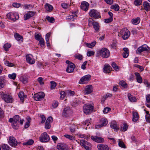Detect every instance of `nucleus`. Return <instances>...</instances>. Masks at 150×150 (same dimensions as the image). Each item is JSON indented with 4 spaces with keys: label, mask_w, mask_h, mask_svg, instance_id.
Instances as JSON below:
<instances>
[{
    "label": "nucleus",
    "mask_w": 150,
    "mask_h": 150,
    "mask_svg": "<svg viewBox=\"0 0 150 150\" xmlns=\"http://www.w3.org/2000/svg\"><path fill=\"white\" fill-rule=\"evenodd\" d=\"M132 21L133 24L137 25L139 23L140 20L139 17H137L136 18L132 19Z\"/></svg>",
    "instance_id": "473e14b6"
},
{
    "label": "nucleus",
    "mask_w": 150,
    "mask_h": 150,
    "mask_svg": "<svg viewBox=\"0 0 150 150\" xmlns=\"http://www.w3.org/2000/svg\"><path fill=\"white\" fill-rule=\"evenodd\" d=\"M146 103H150V95L148 94L146 95Z\"/></svg>",
    "instance_id": "774afa93"
},
{
    "label": "nucleus",
    "mask_w": 150,
    "mask_h": 150,
    "mask_svg": "<svg viewBox=\"0 0 150 150\" xmlns=\"http://www.w3.org/2000/svg\"><path fill=\"white\" fill-rule=\"evenodd\" d=\"M38 81L40 85H42L44 84V83L43 82V79L42 77H39L38 79Z\"/></svg>",
    "instance_id": "5fc2aeb1"
},
{
    "label": "nucleus",
    "mask_w": 150,
    "mask_h": 150,
    "mask_svg": "<svg viewBox=\"0 0 150 150\" xmlns=\"http://www.w3.org/2000/svg\"><path fill=\"white\" fill-rule=\"evenodd\" d=\"M39 44L42 47H43L45 45V42L43 38H41L39 41Z\"/></svg>",
    "instance_id": "09e8293b"
},
{
    "label": "nucleus",
    "mask_w": 150,
    "mask_h": 150,
    "mask_svg": "<svg viewBox=\"0 0 150 150\" xmlns=\"http://www.w3.org/2000/svg\"><path fill=\"white\" fill-rule=\"evenodd\" d=\"M45 5L46 6V7H47L48 8V10H47V11H51L52 10L53 7L52 5L48 4H46Z\"/></svg>",
    "instance_id": "8fccbe9b"
},
{
    "label": "nucleus",
    "mask_w": 150,
    "mask_h": 150,
    "mask_svg": "<svg viewBox=\"0 0 150 150\" xmlns=\"http://www.w3.org/2000/svg\"><path fill=\"white\" fill-rule=\"evenodd\" d=\"M112 67L115 70H117L118 69L119 67L115 62H113L112 64Z\"/></svg>",
    "instance_id": "603ef678"
},
{
    "label": "nucleus",
    "mask_w": 150,
    "mask_h": 150,
    "mask_svg": "<svg viewBox=\"0 0 150 150\" xmlns=\"http://www.w3.org/2000/svg\"><path fill=\"white\" fill-rule=\"evenodd\" d=\"M129 100L131 102H134L136 101V99L135 97L132 96L131 94L128 93L127 95Z\"/></svg>",
    "instance_id": "c756f323"
},
{
    "label": "nucleus",
    "mask_w": 150,
    "mask_h": 150,
    "mask_svg": "<svg viewBox=\"0 0 150 150\" xmlns=\"http://www.w3.org/2000/svg\"><path fill=\"white\" fill-rule=\"evenodd\" d=\"M75 57L76 59H77L79 60H81L83 58V57L82 55L80 54H79L77 55H76Z\"/></svg>",
    "instance_id": "69168bd1"
},
{
    "label": "nucleus",
    "mask_w": 150,
    "mask_h": 150,
    "mask_svg": "<svg viewBox=\"0 0 150 150\" xmlns=\"http://www.w3.org/2000/svg\"><path fill=\"white\" fill-rule=\"evenodd\" d=\"M14 35L16 39L18 41H20L21 39L23 40L22 37L18 33L14 34Z\"/></svg>",
    "instance_id": "4c0bfd02"
},
{
    "label": "nucleus",
    "mask_w": 150,
    "mask_h": 150,
    "mask_svg": "<svg viewBox=\"0 0 150 150\" xmlns=\"http://www.w3.org/2000/svg\"><path fill=\"white\" fill-rule=\"evenodd\" d=\"M89 4L86 1H83L81 3V9L84 10L85 11H87L88 8Z\"/></svg>",
    "instance_id": "6ab92c4d"
},
{
    "label": "nucleus",
    "mask_w": 150,
    "mask_h": 150,
    "mask_svg": "<svg viewBox=\"0 0 150 150\" xmlns=\"http://www.w3.org/2000/svg\"><path fill=\"white\" fill-rule=\"evenodd\" d=\"M77 17V16L76 15L74 16L70 15L67 17L66 19L67 20H71L72 21H74L75 18H76Z\"/></svg>",
    "instance_id": "2f4dec72"
},
{
    "label": "nucleus",
    "mask_w": 150,
    "mask_h": 150,
    "mask_svg": "<svg viewBox=\"0 0 150 150\" xmlns=\"http://www.w3.org/2000/svg\"><path fill=\"white\" fill-rule=\"evenodd\" d=\"M8 143L9 145L13 147H15L17 145V142L16 139L13 137L10 136L9 137Z\"/></svg>",
    "instance_id": "4468645a"
},
{
    "label": "nucleus",
    "mask_w": 150,
    "mask_h": 150,
    "mask_svg": "<svg viewBox=\"0 0 150 150\" xmlns=\"http://www.w3.org/2000/svg\"><path fill=\"white\" fill-rule=\"evenodd\" d=\"M20 119V117L18 115H16L13 117V118H10L9 120V122L12 123V127L14 129H16L18 128L19 126L18 124L19 120Z\"/></svg>",
    "instance_id": "f257e3e1"
},
{
    "label": "nucleus",
    "mask_w": 150,
    "mask_h": 150,
    "mask_svg": "<svg viewBox=\"0 0 150 150\" xmlns=\"http://www.w3.org/2000/svg\"><path fill=\"white\" fill-rule=\"evenodd\" d=\"M27 62L30 64H33L35 63V60L33 58V56L30 54H28L26 56Z\"/></svg>",
    "instance_id": "dca6fc26"
},
{
    "label": "nucleus",
    "mask_w": 150,
    "mask_h": 150,
    "mask_svg": "<svg viewBox=\"0 0 150 150\" xmlns=\"http://www.w3.org/2000/svg\"><path fill=\"white\" fill-rule=\"evenodd\" d=\"M97 147L99 150H110L107 145L103 144H99Z\"/></svg>",
    "instance_id": "aec40b11"
},
{
    "label": "nucleus",
    "mask_w": 150,
    "mask_h": 150,
    "mask_svg": "<svg viewBox=\"0 0 150 150\" xmlns=\"http://www.w3.org/2000/svg\"><path fill=\"white\" fill-rule=\"evenodd\" d=\"M71 111L70 108L69 107H67L65 108L64 110L62 115L65 116H67V115L71 113Z\"/></svg>",
    "instance_id": "b1692460"
},
{
    "label": "nucleus",
    "mask_w": 150,
    "mask_h": 150,
    "mask_svg": "<svg viewBox=\"0 0 150 150\" xmlns=\"http://www.w3.org/2000/svg\"><path fill=\"white\" fill-rule=\"evenodd\" d=\"M5 64L6 65L9 67H12L14 66L13 64L10 62L9 61H7L5 62Z\"/></svg>",
    "instance_id": "3c124183"
},
{
    "label": "nucleus",
    "mask_w": 150,
    "mask_h": 150,
    "mask_svg": "<svg viewBox=\"0 0 150 150\" xmlns=\"http://www.w3.org/2000/svg\"><path fill=\"white\" fill-rule=\"evenodd\" d=\"M110 110V108L108 107H106L104 109V110H103V112L104 113L106 114L108 113Z\"/></svg>",
    "instance_id": "864d4df0"
},
{
    "label": "nucleus",
    "mask_w": 150,
    "mask_h": 150,
    "mask_svg": "<svg viewBox=\"0 0 150 150\" xmlns=\"http://www.w3.org/2000/svg\"><path fill=\"white\" fill-rule=\"evenodd\" d=\"M89 15L91 17L94 18L96 19L100 17L99 13L97 10L94 9H92L90 11Z\"/></svg>",
    "instance_id": "9b49d317"
},
{
    "label": "nucleus",
    "mask_w": 150,
    "mask_h": 150,
    "mask_svg": "<svg viewBox=\"0 0 150 150\" xmlns=\"http://www.w3.org/2000/svg\"><path fill=\"white\" fill-rule=\"evenodd\" d=\"M112 68L110 65L108 64H106L104 65V67L103 68V71L104 73H108L110 72Z\"/></svg>",
    "instance_id": "a211bd4d"
},
{
    "label": "nucleus",
    "mask_w": 150,
    "mask_h": 150,
    "mask_svg": "<svg viewBox=\"0 0 150 150\" xmlns=\"http://www.w3.org/2000/svg\"><path fill=\"white\" fill-rule=\"evenodd\" d=\"M18 97L22 102H23L25 98H26L27 96L25 95L24 93L23 92H20L18 93Z\"/></svg>",
    "instance_id": "a878e982"
},
{
    "label": "nucleus",
    "mask_w": 150,
    "mask_h": 150,
    "mask_svg": "<svg viewBox=\"0 0 150 150\" xmlns=\"http://www.w3.org/2000/svg\"><path fill=\"white\" fill-rule=\"evenodd\" d=\"M111 127L115 131H118L119 129V127L117 126V125L115 121H112L110 125Z\"/></svg>",
    "instance_id": "5701e85b"
},
{
    "label": "nucleus",
    "mask_w": 150,
    "mask_h": 150,
    "mask_svg": "<svg viewBox=\"0 0 150 150\" xmlns=\"http://www.w3.org/2000/svg\"><path fill=\"white\" fill-rule=\"evenodd\" d=\"M96 44V42H93L91 43H87L86 45L88 47L92 48Z\"/></svg>",
    "instance_id": "a18cd8bd"
},
{
    "label": "nucleus",
    "mask_w": 150,
    "mask_h": 150,
    "mask_svg": "<svg viewBox=\"0 0 150 150\" xmlns=\"http://www.w3.org/2000/svg\"><path fill=\"white\" fill-rule=\"evenodd\" d=\"M44 96V93L42 92H40L34 94L33 97L35 100L39 101L43 98Z\"/></svg>",
    "instance_id": "f8f14e48"
},
{
    "label": "nucleus",
    "mask_w": 150,
    "mask_h": 150,
    "mask_svg": "<svg viewBox=\"0 0 150 150\" xmlns=\"http://www.w3.org/2000/svg\"><path fill=\"white\" fill-rule=\"evenodd\" d=\"M118 145L120 147L124 149L126 148V146L124 143L121 139H118Z\"/></svg>",
    "instance_id": "f704fd0d"
},
{
    "label": "nucleus",
    "mask_w": 150,
    "mask_h": 150,
    "mask_svg": "<svg viewBox=\"0 0 150 150\" xmlns=\"http://www.w3.org/2000/svg\"><path fill=\"white\" fill-rule=\"evenodd\" d=\"M110 8L112 9H114L115 11H118L119 9V7L117 4L112 5L111 6Z\"/></svg>",
    "instance_id": "a19ab883"
},
{
    "label": "nucleus",
    "mask_w": 150,
    "mask_h": 150,
    "mask_svg": "<svg viewBox=\"0 0 150 150\" xmlns=\"http://www.w3.org/2000/svg\"><path fill=\"white\" fill-rule=\"evenodd\" d=\"M7 17L11 21H15L19 18V16L17 12L8 13L6 15Z\"/></svg>",
    "instance_id": "7ed1b4c3"
},
{
    "label": "nucleus",
    "mask_w": 150,
    "mask_h": 150,
    "mask_svg": "<svg viewBox=\"0 0 150 150\" xmlns=\"http://www.w3.org/2000/svg\"><path fill=\"white\" fill-rule=\"evenodd\" d=\"M85 92L87 94L91 93L93 91V86L91 85L86 86L85 89Z\"/></svg>",
    "instance_id": "412c9836"
},
{
    "label": "nucleus",
    "mask_w": 150,
    "mask_h": 150,
    "mask_svg": "<svg viewBox=\"0 0 150 150\" xmlns=\"http://www.w3.org/2000/svg\"><path fill=\"white\" fill-rule=\"evenodd\" d=\"M35 39L38 41H39L41 38H42L41 36L38 34L35 35Z\"/></svg>",
    "instance_id": "4d7b16f0"
},
{
    "label": "nucleus",
    "mask_w": 150,
    "mask_h": 150,
    "mask_svg": "<svg viewBox=\"0 0 150 150\" xmlns=\"http://www.w3.org/2000/svg\"><path fill=\"white\" fill-rule=\"evenodd\" d=\"M143 6L144 9L147 11L150 10V4L147 1L144 2Z\"/></svg>",
    "instance_id": "cd10ccee"
},
{
    "label": "nucleus",
    "mask_w": 150,
    "mask_h": 150,
    "mask_svg": "<svg viewBox=\"0 0 150 150\" xmlns=\"http://www.w3.org/2000/svg\"><path fill=\"white\" fill-rule=\"evenodd\" d=\"M127 126L126 124H124L123 126L121 127V130L122 131H125L127 129Z\"/></svg>",
    "instance_id": "6e6d98bb"
},
{
    "label": "nucleus",
    "mask_w": 150,
    "mask_h": 150,
    "mask_svg": "<svg viewBox=\"0 0 150 150\" xmlns=\"http://www.w3.org/2000/svg\"><path fill=\"white\" fill-rule=\"evenodd\" d=\"M94 52L92 51H89L87 52V55L88 57H90L94 54Z\"/></svg>",
    "instance_id": "e2e57ef3"
},
{
    "label": "nucleus",
    "mask_w": 150,
    "mask_h": 150,
    "mask_svg": "<svg viewBox=\"0 0 150 150\" xmlns=\"http://www.w3.org/2000/svg\"><path fill=\"white\" fill-rule=\"evenodd\" d=\"M120 34L124 40L127 39L129 36L130 33L126 28L122 29L120 31Z\"/></svg>",
    "instance_id": "0eeeda50"
},
{
    "label": "nucleus",
    "mask_w": 150,
    "mask_h": 150,
    "mask_svg": "<svg viewBox=\"0 0 150 150\" xmlns=\"http://www.w3.org/2000/svg\"><path fill=\"white\" fill-rule=\"evenodd\" d=\"M51 127V125L50 123L46 122L45 125V128L46 129H48L50 128Z\"/></svg>",
    "instance_id": "338daca9"
},
{
    "label": "nucleus",
    "mask_w": 150,
    "mask_h": 150,
    "mask_svg": "<svg viewBox=\"0 0 150 150\" xmlns=\"http://www.w3.org/2000/svg\"><path fill=\"white\" fill-rule=\"evenodd\" d=\"M91 138L93 141L98 143H103L104 142V139L100 137L91 136Z\"/></svg>",
    "instance_id": "2eb2a0df"
},
{
    "label": "nucleus",
    "mask_w": 150,
    "mask_h": 150,
    "mask_svg": "<svg viewBox=\"0 0 150 150\" xmlns=\"http://www.w3.org/2000/svg\"><path fill=\"white\" fill-rule=\"evenodd\" d=\"M66 63L68 64L67 67L66 69V71L69 73L72 72L74 69V64L69 60H67Z\"/></svg>",
    "instance_id": "1a4fd4ad"
},
{
    "label": "nucleus",
    "mask_w": 150,
    "mask_h": 150,
    "mask_svg": "<svg viewBox=\"0 0 150 150\" xmlns=\"http://www.w3.org/2000/svg\"><path fill=\"white\" fill-rule=\"evenodd\" d=\"M3 150H11L9 146L7 144H4L2 146Z\"/></svg>",
    "instance_id": "79ce46f5"
},
{
    "label": "nucleus",
    "mask_w": 150,
    "mask_h": 150,
    "mask_svg": "<svg viewBox=\"0 0 150 150\" xmlns=\"http://www.w3.org/2000/svg\"><path fill=\"white\" fill-rule=\"evenodd\" d=\"M138 119L139 115L137 113L135 112H133L132 121L134 122H136L138 120Z\"/></svg>",
    "instance_id": "c85d7f7f"
},
{
    "label": "nucleus",
    "mask_w": 150,
    "mask_h": 150,
    "mask_svg": "<svg viewBox=\"0 0 150 150\" xmlns=\"http://www.w3.org/2000/svg\"><path fill=\"white\" fill-rule=\"evenodd\" d=\"M40 141L42 142H48L50 139L49 136L46 132H44L41 134L39 137Z\"/></svg>",
    "instance_id": "423d86ee"
},
{
    "label": "nucleus",
    "mask_w": 150,
    "mask_h": 150,
    "mask_svg": "<svg viewBox=\"0 0 150 150\" xmlns=\"http://www.w3.org/2000/svg\"><path fill=\"white\" fill-rule=\"evenodd\" d=\"M146 121L148 122H150V114H146L145 116Z\"/></svg>",
    "instance_id": "680f3d73"
},
{
    "label": "nucleus",
    "mask_w": 150,
    "mask_h": 150,
    "mask_svg": "<svg viewBox=\"0 0 150 150\" xmlns=\"http://www.w3.org/2000/svg\"><path fill=\"white\" fill-rule=\"evenodd\" d=\"M33 143L34 141L32 139H30L26 142L23 143V145L25 146L30 145L33 144Z\"/></svg>",
    "instance_id": "7c9ffc66"
},
{
    "label": "nucleus",
    "mask_w": 150,
    "mask_h": 150,
    "mask_svg": "<svg viewBox=\"0 0 150 150\" xmlns=\"http://www.w3.org/2000/svg\"><path fill=\"white\" fill-rule=\"evenodd\" d=\"M142 0H136L134 1V4L136 5H139L142 3Z\"/></svg>",
    "instance_id": "052dcab7"
},
{
    "label": "nucleus",
    "mask_w": 150,
    "mask_h": 150,
    "mask_svg": "<svg viewBox=\"0 0 150 150\" xmlns=\"http://www.w3.org/2000/svg\"><path fill=\"white\" fill-rule=\"evenodd\" d=\"M91 77V76L89 74L82 77L80 80L79 83L82 84L86 83L87 81L90 80Z\"/></svg>",
    "instance_id": "ddd939ff"
},
{
    "label": "nucleus",
    "mask_w": 150,
    "mask_h": 150,
    "mask_svg": "<svg viewBox=\"0 0 150 150\" xmlns=\"http://www.w3.org/2000/svg\"><path fill=\"white\" fill-rule=\"evenodd\" d=\"M64 136L66 138H68L71 140H73L74 139V137L71 135L65 134L64 135Z\"/></svg>",
    "instance_id": "de8ad7c7"
},
{
    "label": "nucleus",
    "mask_w": 150,
    "mask_h": 150,
    "mask_svg": "<svg viewBox=\"0 0 150 150\" xmlns=\"http://www.w3.org/2000/svg\"><path fill=\"white\" fill-rule=\"evenodd\" d=\"M5 80L3 78H0V89L5 86Z\"/></svg>",
    "instance_id": "72a5a7b5"
},
{
    "label": "nucleus",
    "mask_w": 150,
    "mask_h": 150,
    "mask_svg": "<svg viewBox=\"0 0 150 150\" xmlns=\"http://www.w3.org/2000/svg\"><path fill=\"white\" fill-rule=\"evenodd\" d=\"M100 54L102 57L108 58L109 56L110 52L107 48H103L100 51Z\"/></svg>",
    "instance_id": "9d476101"
},
{
    "label": "nucleus",
    "mask_w": 150,
    "mask_h": 150,
    "mask_svg": "<svg viewBox=\"0 0 150 150\" xmlns=\"http://www.w3.org/2000/svg\"><path fill=\"white\" fill-rule=\"evenodd\" d=\"M0 96L6 102L8 103L12 102V97L9 93H6L3 92L1 91L0 92Z\"/></svg>",
    "instance_id": "f03ea898"
},
{
    "label": "nucleus",
    "mask_w": 150,
    "mask_h": 150,
    "mask_svg": "<svg viewBox=\"0 0 150 150\" xmlns=\"http://www.w3.org/2000/svg\"><path fill=\"white\" fill-rule=\"evenodd\" d=\"M124 52L123 53V57L124 58H127L129 55V50L128 48L125 47L123 48Z\"/></svg>",
    "instance_id": "bb28decb"
},
{
    "label": "nucleus",
    "mask_w": 150,
    "mask_h": 150,
    "mask_svg": "<svg viewBox=\"0 0 150 150\" xmlns=\"http://www.w3.org/2000/svg\"><path fill=\"white\" fill-rule=\"evenodd\" d=\"M57 148L59 150H68L67 149L63 148V145L60 144L57 146Z\"/></svg>",
    "instance_id": "c03bdc74"
},
{
    "label": "nucleus",
    "mask_w": 150,
    "mask_h": 150,
    "mask_svg": "<svg viewBox=\"0 0 150 150\" xmlns=\"http://www.w3.org/2000/svg\"><path fill=\"white\" fill-rule=\"evenodd\" d=\"M93 107L91 104H86L83 107V109L84 113L87 115L89 114L93 111Z\"/></svg>",
    "instance_id": "20e7f679"
},
{
    "label": "nucleus",
    "mask_w": 150,
    "mask_h": 150,
    "mask_svg": "<svg viewBox=\"0 0 150 150\" xmlns=\"http://www.w3.org/2000/svg\"><path fill=\"white\" fill-rule=\"evenodd\" d=\"M149 48V47L146 45L144 44L137 49L136 53L137 54H140L144 51L148 52L149 51V50H148Z\"/></svg>",
    "instance_id": "6e6552de"
},
{
    "label": "nucleus",
    "mask_w": 150,
    "mask_h": 150,
    "mask_svg": "<svg viewBox=\"0 0 150 150\" xmlns=\"http://www.w3.org/2000/svg\"><path fill=\"white\" fill-rule=\"evenodd\" d=\"M119 84L124 88H127V83L123 80L120 81L119 82Z\"/></svg>",
    "instance_id": "58836bf2"
},
{
    "label": "nucleus",
    "mask_w": 150,
    "mask_h": 150,
    "mask_svg": "<svg viewBox=\"0 0 150 150\" xmlns=\"http://www.w3.org/2000/svg\"><path fill=\"white\" fill-rule=\"evenodd\" d=\"M46 20L50 23H53L55 21V19L53 17H50L47 16L46 18Z\"/></svg>",
    "instance_id": "c9c22d12"
},
{
    "label": "nucleus",
    "mask_w": 150,
    "mask_h": 150,
    "mask_svg": "<svg viewBox=\"0 0 150 150\" xmlns=\"http://www.w3.org/2000/svg\"><path fill=\"white\" fill-rule=\"evenodd\" d=\"M134 67H136L139 68L141 71L144 70V68L142 66H140L138 64H134L133 65Z\"/></svg>",
    "instance_id": "0e129e2a"
},
{
    "label": "nucleus",
    "mask_w": 150,
    "mask_h": 150,
    "mask_svg": "<svg viewBox=\"0 0 150 150\" xmlns=\"http://www.w3.org/2000/svg\"><path fill=\"white\" fill-rule=\"evenodd\" d=\"M35 12L32 11L28 12L25 14L24 15V19L26 20L29 19L31 17L33 16L35 14Z\"/></svg>",
    "instance_id": "f3484780"
},
{
    "label": "nucleus",
    "mask_w": 150,
    "mask_h": 150,
    "mask_svg": "<svg viewBox=\"0 0 150 150\" xmlns=\"http://www.w3.org/2000/svg\"><path fill=\"white\" fill-rule=\"evenodd\" d=\"M101 121L102 122L101 124L100 125H96V128L105 126L108 123L107 120L106 119H102Z\"/></svg>",
    "instance_id": "4be33fe9"
},
{
    "label": "nucleus",
    "mask_w": 150,
    "mask_h": 150,
    "mask_svg": "<svg viewBox=\"0 0 150 150\" xmlns=\"http://www.w3.org/2000/svg\"><path fill=\"white\" fill-rule=\"evenodd\" d=\"M113 20V18L112 17H110L108 18H107L105 19V22L107 23H108L111 22Z\"/></svg>",
    "instance_id": "bf43d9fd"
},
{
    "label": "nucleus",
    "mask_w": 150,
    "mask_h": 150,
    "mask_svg": "<svg viewBox=\"0 0 150 150\" xmlns=\"http://www.w3.org/2000/svg\"><path fill=\"white\" fill-rule=\"evenodd\" d=\"M11 47V45L10 44L7 43L4 45V48L6 51H7L8 50V49L10 48Z\"/></svg>",
    "instance_id": "49530a36"
},
{
    "label": "nucleus",
    "mask_w": 150,
    "mask_h": 150,
    "mask_svg": "<svg viewBox=\"0 0 150 150\" xmlns=\"http://www.w3.org/2000/svg\"><path fill=\"white\" fill-rule=\"evenodd\" d=\"M134 74L136 76V78L137 80V81L139 83H142V79L140 76L139 73L138 72H135V73Z\"/></svg>",
    "instance_id": "393cba45"
},
{
    "label": "nucleus",
    "mask_w": 150,
    "mask_h": 150,
    "mask_svg": "<svg viewBox=\"0 0 150 150\" xmlns=\"http://www.w3.org/2000/svg\"><path fill=\"white\" fill-rule=\"evenodd\" d=\"M16 76V74L15 73H13L11 74H9L8 75V77L13 80H15Z\"/></svg>",
    "instance_id": "ea45409f"
},
{
    "label": "nucleus",
    "mask_w": 150,
    "mask_h": 150,
    "mask_svg": "<svg viewBox=\"0 0 150 150\" xmlns=\"http://www.w3.org/2000/svg\"><path fill=\"white\" fill-rule=\"evenodd\" d=\"M111 96L112 95L111 94L107 93L105 96H104L103 97V98H102V100L104 101H105L106 98L109 97H111Z\"/></svg>",
    "instance_id": "13d9d810"
},
{
    "label": "nucleus",
    "mask_w": 150,
    "mask_h": 150,
    "mask_svg": "<svg viewBox=\"0 0 150 150\" xmlns=\"http://www.w3.org/2000/svg\"><path fill=\"white\" fill-rule=\"evenodd\" d=\"M50 83L51 85V88L52 89H54L57 86L56 82L54 81H51Z\"/></svg>",
    "instance_id": "37998d69"
},
{
    "label": "nucleus",
    "mask_w": 150,
    "mask_h": 150,
    "mask_svg": "<svg viewBox=\"0 0 150 150\" xmlns=\"http://www.w3.org/2000/svg\"><path fill=\"white\" fill-rule=\"evenodd\" d=\"M80 145L86 150H91V145L89 142L82 139L80 140Z\"/></svg>",
    "instance_id": "39448f33"
},
{
    "label": "nucleus",
    "mask_w": 150,
    "mask_h": 150,
    "mask_svg": "<svg viewBox=\"0 0 150 150\" xmlns=\"http://www.w3.org/2000/svg\"><path fill=\"white\" fill-rule=\"evenodd\" d=\"M93 28L96 31H98L99 30V26L98 23L95 22L93 23Z\"/></svg>",
    "instance_id": "e433bc0d"
}]
</instances>
